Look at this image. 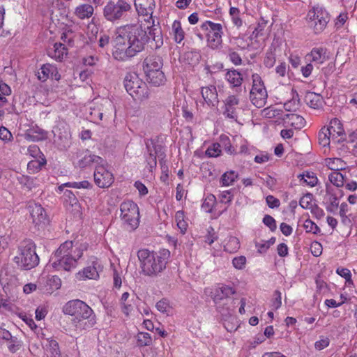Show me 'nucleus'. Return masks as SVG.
Returning <instances> with one entry per match:
<instances>
[{"mask_svg": "<svg viewBox=\"0 0 357 357\" xmlns=\"http://www.w3.org/2000/svg\"><path fill=\"white\" fill-rule=\"evenodd\" d=\"M121 218L126 229H135L139 222V213L137 205L132 201L123 202L120 206Z\"/></svg>", "mask_w": 357, "mask_h": 357, "instance_id": "0eeeda50", "label": "nucleus"}, {"mask_svg": "<svg viewBox=\"0 0 357 357\" xmlns=\"http://www.w3.org/2000/svg\"><path fill=\"white\" fill-rule=\"evenodd\" d=\"M282 305L281 293L278 290H275L273 293V298L271 301V307L273 310H278Z\"/></svg>", "mask_w": 357, "mask_h": 357, "instance_id": "09e8293b", "label": "nucleus"}, {"mask_svg": "<svg viewBox=\"0 0 357 357\" xmlns=\"http://www.w3.org/2000/svg\"><path fill=\"white\" fill-rule=\"evenodd\" d=\"M12 137L10 132L5 127H0V139L3 141H9Z\"/></svg>", "mask_w": 357, "mask_h": 357, "instance_id": "69168bd1", "label": "nucleus"}, {"mask_svg": "<svg viewBox=\"0 0 357 357\" xmlns=\"http://www.w3.org/2000/svg\"><path fill=\"white\" fill-rule=\"evenodd\" d=\"M312 195L307 193L301 198L299 204L303 208H310L312 207Z\"/></svg>", "mask_w": 357, "mask_h": 357, "instance_id": "8fccbe9b", "label": "nucleus"}, {"mask_svg": "<svg viewBox=\"0 0 357 357\" xmlns=\"http://www.w3.org/2000/svg\"><path fill=\"white\" fill-rule=\"evenodd\" d=\"M202 95L206 103L214 107L218 103V92L215 86L211 85L202 88Z\"/></svg>", "mask_w": 357, "mask_h": 357, "instance_id": "a211bd4d", "label": "nucleus"}, {"mask_svg": "<svg viewBox=\"0 0 357 357\" xmlns=\"http://www.w3.org/2000/svg\"><path fill=\"white\" fill-rule=\"evenodd\" d=\"M145 144L147 150V154H145V159L149 172H152L157 165V156L160 159L162 157L165 158V154L162 151V146L155 144L153 139H146Z\"/></svg>", "mask_w": 357, "mask_h": 357, "instance_id": "9b49d317", "label": "nucleus"}, {"mask_svg": "<svg viewBox=\"0 0 357 357\" xmlns=\"http://www.w3.org/2000/svg\"><path fill=\"white\" fill-rule=\"evenodd\" d=\"M137 340L139 346H148L152 342V339L148 333H139L137 335Z\"/></svg>", "mask_w": 357, "mask_h": 357, "instance_id": "37998d69", "label": "nucleus"}, {"mask_svg": "<svg viewBox=\"0 0 357 357\" xmlns=\"http://www.w3.org/2000/svg\"><path fill=\"white\" fill-rule=\"evenodd\" d=\"M220 144H214L212 146L208 147L207 150L206 151V154L208 155L209 157H217L219 155L220 153L221 152L220 149Z\"/></svg>", "mask_w": 357, "mask_h": 357, "instance_id": "4d7b16f0", "label": "nucleus"}, {"mask_svg": "<svg viewBox=\"0 0 357 357\" xmlns=\"http://www.w3.org/2000/svg\"><path fill=\"white\" fill-rule=\"evenodd\" d=\"M29 210L33 223L36 226L42 227L47 222V214L44 208L40 205L34 202L29 203Z\"/></svg>", "mask_w": 357, "mask_h": 357, "instance_id": "4468645a", "label": "nucleus"}, {"mask_svg": "<svg viewBox=\"0 0 357 357\" xmlns=\"http://www.w3.org/2000/svg\"><path fill=\"white\" fill-rule=\"evenodd\" d=\"M336 273L341 277L344 278L346 280L347 282H352L351 274L349 269L346 268H337L336 270Z\"/></svg>", "mask_w": 357, "mask_h": 357, "instance_id": "6e6d98bb", "label": "nucleus"}, {"mask_svg": "<svg viewBox=\"0 0 357 357\" xmlns=\"http://www.w3.org/2000/svg\"><path fill=\"white\" fill-rule=\"evenodd\" d=\"M318 140L319 144L323 147L329 146L331 141H332L331 135L325 127L319 130L318 133Z\"/></svg>", "mask_w": 357, "mask_h": 357, "instance_id": "473e14b6", "label": "nucleus"}, {"mask_svg": "<svg viewBox=\"0 0 357 357\" xmlns=\"http://www.w3.org/2000/svg\"><path fill=\"white\" fill-rule=\"evenodd\" d=\"M17 252L14 261L21 268L30 270L38 265L39 257L36 252V244L31 239L26 238L21 241Z\"/></svg>", "mask_w": 357, "mask_h": 357, "instance_id": "39448f33", "label": "nucleus"}, {"mask_svg": "<svg viewBox=\"0 0 357 357\" xmlns=\"http://www.w3.org/2000/svg\"><path fill=\"white\" fill-rule=\"evenodd\" d=\"M215 196H213L212 195L208 196L205 199V200L202 204V207L206 208L208 209V211H211L212 204L215 202Z\"/></svg>", "mask_w": 357, "mask_h": 357, "instance_id": "774afa93", "label": "nucleus"}, {"mask_svg": "<svg viewBox=\"0 0 357 357\" xmlns=\"http://www.w3.org/2000/svg\"><path fill=\"white\" fill-rule=\"evenodd\" d=\"M24 137L28 141L39 142L45 140L47 137V132L36 126L28 129Z\"/></svg>", "mask_w": 357, "mask_h": 357, "instance_id": "412c9836", "label": "nucleus"}, {"mask_svg": "<svg viewBox=\"0 0 357 357\" xmlns=\"http://www.w3.org/2000/svg\"><path fill=\"white\" fill-rule=\"evenodd\" d=\"M152 24L154 21L152 20ZM149 29V34L139 24H127L119 27L114 38L113 57L118 61H126L142 52L150 38L155 42V47L159 48L163 44L162 31L154 24Z\"/></svg>", "mask_w": 357, "mask_h": 357, "instance_id": "f257e3e1", "label": "nucleus"}, {"mask_svg": "<svg viewBox=\"0 0 357 357\" xmlns=\"http://www.w3.org/2000/svg\"><path fill=\"white\" fill-rule=\"evenodd\" d=\"M126 91L135 99L144 100L149 98L146 84L135 73H128L123 80Z\"/></svg>", "mask_w": 357, "mask_h": 357, "instance_id": "423d86ee", "label": "nucleus"}, {"mask_svg": "<svg viewBox=\"0 0 357 357\" xmlns=\"http://www.w3.org/2000/svg\"><path fill=\"white\" fill-rule=\"evenodd\" d=\"M67 50L62 43H54L52 48H49L47 51L48 55L59 61H61L65 54H67Z\"/></svg>", "mask_w": 357, "mask_h": 357, "instance_id": "b1692460", "label": "nucleus"}, {"mask_svg": "<svg viewBox=\"0 0 357 357\" xmlns=\"http://www.w3.org/2000/svg\"><path fill=\"white\" fill-rule=\"evenodd\" d=\"M12 93L10 87L2 81H0V107L6 106L8 102V98Z\"/></svg>", "mask_w": 357, "mask_h": 357, "instance_id": "c85d7f7f", "label": "nucleus"}, {"mask_svg": "<svg viewBox=\"0 0 357 357\" xmlns=\"http://www.w3.org/2000/svg\"><path fill=\"white\" fill-rule=\"evenodd\" d=\"M246 264V257L245 256H239L235 257L232 260V264L236 269H243Z\"/></svg>", "mask_w": 357, "mask_h": 357, "instance_id": "603ef678", "label": "nucleus"}, {"mask_svg": "<svg viewBox=\"0 0 357 357\" xmlns=\"http://www.w3.org/2000/svg\"><path fill=\"white\" fill-rule=\"evenodd\" d=\"M327 165L329 169L334 170V172H339V170H342L345 169V163L340 158H333L329 159L327 162Z\"/></svg>", "mask_w": 357, "mask_h": 357, "instance_id": "c9c22d12", "label": "nucleus"}, {"mask_svg": "<svg viewBox=\"0 0 357 357\" xmlns=\"http://www.w3.org/2000/svg\"><path fill=\"white\" fill-rule=\"evenodd\" d=\"M202 31L206 32L208 45L215 49L222 43V27L219 23L206 21L201 25Z\"/></svg>", "mask_w": 357, "mask_h": 357, "instance_id": "9d476101", "label": "nucleus"}, {"mask_svg": "<svg viewBox=\"0 0 357 357\" xmlns=\"http://www.w3.org/2000/svg\"><path fill=\"white\" fill-rule=\"evenodd\" d=\"M326 129L331 135V139L334 143H340L345 139L344 137H342L345 136V132L342 124L338 119H333Z\"/></svg>", "mask_w": 357, "mask_h": 357, "instance_id": "2eb2a0df", "label": "nucleus"}, {"mask_svg": "<svg viewBox=\"0 0 357 357\" xmlns=\"http://www.w3.org/2000/svg\"><path fill=\"white\" fill-rule=\"evenodd\" d=\"M172 28L175 42L180 43L184 39L185 36V33L181 27V22L178 20H175L172 24Z\"/></svg>", "mask_w": 357, "mask_h": 357, "instance_id": "7c9ffc66", "label": "nucleus"}, {"mask_svg": "<svg viewBox=\"0 0 357 357\" xmlns=\"http://www.w3.org/2000/svg\"><path fill=\"white\" fill-rule=\"evenodd\" d=\"M298 177L301 178V180H304V182L310 186H314L317 183V178L312 172H306L303 174H300Z\"/></svg>", "mask_w": 357, "mask_h": 357, "instance_id": "a19ab883", "label": "nucleus"}, {"mask_svg": "<svg viewBox=\"0 0 357 357\" xmlns=\"http://www.w3.org/2000/svg\"><path fill=\"white\" fill-rule=\"evenodd\" d=\"M235 291L231 287L221 285L217 287L213 293V300L215 303H220L221 301L233 295Z\"/></svg>", "mask_w": 357, "mask_h": 357, "instance_id": "6ab92c4d", "label": "nucleus"}, {"mask_svg": "<svg viewBox=\"0 0 357 357\" xmlns=\"http://www.w3.org/2000/svg\"><path fill=\"white\" fill-rule=\"evenodd\" d=\"M101 269L100 265L98 261H93L92 264L86 267L83 273L86 278L96 280L99 278V271Z\"/></svg>", "mask_w": 357, "mask_h": 357, "instance_id": "a878e982", "label": "nucleus"}, {"mask_svg": "<svg viewBox=\"0 0 357 357\" xmlns=\"http://www.w3.org/2000/svg\"><path fill=\"white\" fill-rule=\"evenodd\" d=\"M267 97V91L261 77L258 74H253L252 87L250 93L252 103L257 108H261L265 105Z\"/></svg>", "mask_w": 357, "mask_h": 357, "instance_id": "1a4fd4ad", "label": "nucleus"}, {"mask_svg": "<svg viewBox=\"0 0 357 357\" xmlns=\"http://www.w3.org/2000/svg\"><path fill=\"white\" fill-rule=\"evenodd\" d=\"M85 245L74 247L72 241H66L56 250L51 258L52 266L57 270L70 271L77 266V260L82 257Z\"/></svg>", "mask_w": 357, "mask_h": 357, "instance_id": "7ed1b4c3", "label": "nucleus"}, {"mask_svg": "<svg viewBox=\"0 0 357 357\" xmlns=\"http://www.w3.org/2000/svg\"><path fill=\"white\" fill-rule=\"evenodd\" d=\"M275 56L272 52H268L266 54L264 63L267 68H272L275 63Z\"/></svg>", "mask_w": 357, "mask_h": 357, "instance_id": "864d4df0", "label": "nucleus"}, {"mask_svg": "<svg viewBox=\"0 0 357 357\" xmlns=\"http://www.w3.org/2000/svg\"><path fill=\"white\" fill-rule=\"evenodd\" d=\"M305 102L313 109H319L322 105V98L319 94L309 92L305 96Z\"/></svg>", "mask_w": 357, "mask_h": 357, "instance_id": "cd10ccee", "label": "nucleus"}, {"mask_svg": "<svg viewBox=\"0 0 357 357\" xmlns=\"http://www.w3.org/2000/svg\"><path fill=\"white\" fill-rule=\"evenodd\" d=\"M21 347L20 342L17 340V338L14 337L11 339V340L9 341L8 347L9 350L14 353L16 351H17Z\"/></svg>", "mask_w": 357, "mask_h": 357, "instance_id": "bf43d9fd", "label": "nucleus"}, {"mask_svg": "<svg viewBox=\"0 0 357 357\" xmlns=\"http://www.w3.org/2000/svg\"><path fill=\"white\" fill-rule=\"evenodd\" d=\"M315 13L313 15L314 17V31L316 33L321 32L324 28L326 26L329 18L327 14L324 15V13H321L320 15H317L315 17Z\"/></svg>", "mask_w": 357, "mask_h": 357, "instance_id": "393cba45", "label": "nucleus"}, {"mask_svg": "<svg viewBox=\"0 0 357 357\" xmlns=\"http://www.w3.org/2000/svg\"><path fill=\"white\" fill-rule=\"evenodd\" d=\"M137 257L142 272L145 275L155 277L165 269L170 257V252L167 249H162L157 253L150 252L147 249H142L137 252Z\"/></svg>", "mask_w": 357, "mask_h": 357, "instance_id": "f03ea898", "label": "nucleus"}, {"mask_svg": "<svg viewBox=\"0 0 357 357\" xmlns=\"http://www.w3.org/2000/svg\"><path fill=\"white\" fill-rule=\"evenodd\" d=\"M238 177V174L234 171L227 172L221 177V182L223 185L229 186L231 185Z\"/></svg>", "mask_w": 357, "mask_h": 357, "instance_id": "4c0bfd02", "label": "nucleus"}, {"mask_svg": "<svg viewBox=\"0 0 357 357\" xmlns=\"http://www.w3.org/2000/svg\"><path fill=\"white\" fill-rule=\"evenodd\" d=\"M64 186L77 189H89L92 187V185L88 181H82L80 182H68L59 186V189L62 190Z\"/></svg>", "mask_w": 357, "mask_h": 357, "instance_id": "72a5a7b5", "label": "nucleus"}, {"mask_svg": "<svg viewBox=\"0 0 357 357\" xmlns=\"http://www.w3.org/2000/svg\"><path fill=\"white\" fill-rule=\"evenodd\" d=\"M46 163L47 160L45 157L44 155H40V158H34L33 160L29 162L27 168L29 170H31L33 172H38L44 165H46Z\"/></svg>", "mask_w": 357, "mask_h": 357, "instance_id": "2f4dec72", "label": "nucleus"}, {"mask_svg": "<svg viewBox=\"0 0 357 357\" xmlns=\"http://www.w3.org/2000/svg\"><path fill=\"white\" fill-rule=\"evenodd\" d=\"M47 348L51 354L52 357H59L61 354L59 343L54 339H47Z\"/></svg>", "mask_w": 357, "mask_h": 357, "instance_id": "58836bf2", "label": "nucleus"}, {"mask_svg": "<svg viewBox=\"0 0 357 357\" xmlns=\"http://www.w3.org/2000/svg\"><path fill=\"white\" fill-rule=\"evenodd\" d=\"M310 249L312 254L315 257H318L322 253V245L317 241L312 243Z\"/></svg>", "mask_w": 357, "mask_h": 357, "instance_id": "052dcab7", "label": "nucleus"}, {"mask_svg": "<svg viewBox=\"0 0 357 357\" xmlns=\"http://www.w3.org/2000/svg\"><path fill=\"white\" fill-rule=\"evenodd\" d=\"M77 158H81L77 162L79 167L85 168L95 163L97 165L105 163V161L100 156L91 154L89 150L77 152Z\"/></svg>", "mask_w": 357, "mask_h": 357, "instance_id": "ddd939ff", "label": "nucleus"}, {"mask_svg": "<svg viewBox=\"0 0 357 357\" xmlns=\"http://www.w3.org/2000/svg\"><path fill=\"white\" fill-rule=\"evenodd\" d=\"M155 307L158 311L162 313H167L169 312L171 307L167 299H162L157 302Z\"/></svg>", "mask_w": 357, "mask_h": 357, "instance_id": "de8ad7c7", "label": "nucleus"}, {"mask_svg": "<svg viewBox=\"0 0 357 357\" xmlns=\"http://www.w3.org/2000/svg\"><path fill=\"white\" fill-rule=\"evenodd\" d=\"M64 314L73 316L75 326L86 330L96 324V316L93 310L84 301L76 299L68 301L63 307Z\"/></svg>", "mask_w": 357, "mask_h": 357, "instance_id": "20e7f679", "label": "nucleus"}, {"mask_svg": "<svg viewBox=\"0 0 357 357\" xmlns=\"http://www.w3.org/2000/svg\"><path fill=\"white\" fill-rule=\"evenodd\" d=\"M348 19L347 13H340L335 20V26L337 29L341 28Z\"/></svg>", "mask_w": 357, "mask_h": 357, "instance_id": "0e129e2a", "label": "nucleus"}, {"mask_svg": "<svg viewBox=\"0 0 357 357\" xmlns=\"http://www.w3.org/2000/svg\"><path fill=\"white\" fill-rule=\"evenodd\" d=\"M130 8V5L124 0H110L103 8V16L107 21L114 22L119 20Z\"/></svg>", "mask_w": 357, "mask_h": 357, "instance_id": "6e6552de", "label": "nucleus"}, {"mask_svg": "<svg viewBox=\"0 0 357 357\" xmlns=\"http://www.w3.org/2000/svg\"><path fill=\"white\" fill-rule=\"evenodd\" d=\"M329 181L334 185L337 187H342L344 185V177L339 172H333L328 176Z\"/></svg>", "mask_w": 357, "mask_h": 357, "instance_id": "f704fd0d", "label": "nucleus"}, {"mask_svg": "<svg viewBox=\"0 0 357 357\" xmlns=\"http://www.w3.org/2000/svg\"><path fill=\"white\" fill-rule=\"evenodd\" d=\"M56 71V67L50 63L42 66L38 72V77L42 82L46 81L50 77H53V73Z\"/></svg>", "mask_w": 357, "mask_h": 357, "instance_id": "bb28decb", "label": "nucleus"}, {"mask_svg": "<svg viewBox=\"0 0 357 357\" xmlns=\"http://www.w3.org/2000/svg\"><path fill=\"white\" fill-rule=\"evenodd\" d=\"M287 118L291 121V125L296 128H302L304 126L305 121L303 117L300 115L291 114H287Z\"/></svg>", "mask_w": 357, "mask_h": 357, "instance_id": "79ce46f5", "label": "nucleus"}, {"mask_svg": "<svg viewBox=\"0 0 357 357\" xmlns=\"http://www.w3.org/2000/svg\"><path fill=\"white\" fill-rule=\"evenodd\" d=\"M185 58L188 61L190 65L194 66L199 63L200 55L196 51H191L185 53Z\"/></svg>", "mask_w": 357, "mask_h": 357, "instance_id": "c03bdc74", "label": "nucleus"}, {"mask_svg": "<svg viewBox=\"0 0 357 357\" xmlns=\"http://www.w3.org/2000/svg\"><path fill=\"white\" fill-rule=\"evenodd\" d=\"M307 232H312L317 234L321 231L319 227L311 220H306L303 225Z\"/></svg>", "mask_w": 357, "mask_h": 357, "instance_id": "49530a36", "label": "nucleus"}, {"mask_svg": "<svg viewBox=\"0 0 357 357\" xmlns=\"http://www.w3.org/2000/svg\"><path fill=\"white\" fill-rule=\"evenodd\" d=\"M329 344V340L328 338L326 337L324 339H321L319 341H317L314 344V347L318 350H322L324 348L327 347Z\"/></svg>", "mask_w": 357, "mask_h": 357, "instance_id": "338daca9", "label": "nucleus"}, {"mask_svg": "<svg viewBox=\"0 0 357 357\" xmlns=\"http://www.w3.org/2000/svg\"><path fill=\"white\" fill-rule=\"evenodd\" d=\"M239 248V242L237 238L230 237L228 243L225 246V250L232 252L233 250H237Z\"/></svg>", "mask_w": 357, "mask_h": 357, "instance_id": "5fc2aeb1", "label": "nucleus"}, {"mask_svg": "<svg viewBox=\"0 0 357 357\" xmlns=\"http://www.w3.org/2000/svg\"><path fill=\"white\" fill-rule=\"evenodd\" d=\"M27 151L28 153L33 158H40V155H44L36 145L29 146Z\"/></svg>", "mask_w": 357, "mask_h": 357, "instance_id": "13d9d810", "label": "nucleus"}, {"mask_svg": "<svg viewBox=\"0 0 357 357\" xmlns=\"http://www.w3.org/2000/svg\"><path fill=\"white\" fill-rule=\"evenodd\" d=\"M263 222L265 225L269 227L271 231H274L277 228L275 219L269 215H264L263 218Z\"/></svg>", "mask_w": 357, "mask_h": 357, "instance_id": "3c124183", "label": "nucleus"}, {"mask_svg": "<svg viewBox=\"0 0 357 357\" xmlns=\"http://www.w3.org/2000/svg\"><path fill=\"white\" fill-rule=\"evenodd\" d=\"M162 66L163 61L162 57L157 55H149L144 60L143 62L144 72H147L148 70H162Z\"/></svg>", "mask_w": 357, "mask_h": 357, "instance_id": "aec40b11", "label": "nucleus"}, {"mask_svg": "<svg viewBox=\"0 0 357 357\" xmlns=\"http://www.w3.org/2000/svg\"><path fill=\"white\" fill-rule=\"evenodd\" d=\"M104 164L97 165L93 174L96 184L102 188H108L113 182V175L105 168Z\"/></svg>", "mask_w": 357, "mask_h": 357, "instance_id": "f8f14e48", "label": "nucleus"}, {"mask_svg": "<svg viewBox=\"0 0 357 357\" xmlns=\"http://www.w3.org/2000/svg\"><path fill=\"white\" fill-rule=\"evenodd\" d=\"M17 181L23 186L29 190H31L34 185V179L28 176L20 175L17 176Z\"/></svg>", "mask_w": 357, "mask_h": 357, "instance_id": "ea45409f", "label": "nucleus"}, {"mask_svg": "<svg viewBox=\"0 0 357 357\" xmlns=\"http://www.w3.org/2000/svg\"><path fill=\"white\" fill-rule=\"evenodd\" d=\"M225 79L230 84L232 88H236V91L241 87L243 78L240 72L235 69L227 70L225 74Z\"/></svg>", "mask_w": 357, "mask_h": 357, "instance_id": "4be33fe9", "label": "nucleus"}, {"mask_svg": "<svg viewBox=\"0 0 357 357\" xmlns=\"http://www.w3.org/2000/svg\"><path fill=\"white\" fill-rule=\"evenodd\" d=\"M135 6L139 15L149 16L148 20H145L150 23L153 20L152 14L155 7L154 0H135Z\"/></svg>", "mask_w": 357, "mask_h": 357, "instance_id": "dca6fc26", "label": "nucleus"}, {"mask_svg": "<svg viewBox=\"0 0 357 357\" xmlns=\"http://www.w3.org/2000/svg\"><path fill=\"white\" fill-rule=\"evenodd\" d=\"M64 196L66 202H68L70 206L78 207V200L75 195L70 190H66L64 192Z\"/></svg>", "mask_w": 357, "mask_h": 357, "instance_id": "a18cd8bd", "label": "nucleus"}, {"mask_svg": "<svg viewBox=\"0 0 357 357\" xmlns=\"http://www.w3.org/2000/svg\"><path fill=\"white\" fill-rule=\"evenodd\" d=\"M93 7L89 4H82L75 9V15L80 19L89 18L93 13Z\"/></svg>", "mask_w": 357, "mask_h": 357, "instance_id": "c756f323", "label": "nucleus"}, {"mask_svg": "<svg viewBox=\"0 0 357 357\" xmlns=\"http://www.w3.org/2000/svg\"><path fill=\"white\" fill-rule=\"evenodd\" d=\"M224 103L225 110L223 111V114L227 118L236 119V107L239 104L238 98L236 96L230 95L225 99Z\"/></svg>", "mask_w": 357, "mask_h": 357, "instance_id": "f3484780", "label": "nucleus"}, {"mask_svg": "<svg viewBox=\"0 0 357 357\" xmlns=\"http://www.w3.org/2000/svg\"><path fill=\"white\" fill-rule=\"evenodd\" d=\"M326 50L323 48H313L310 55L313 61L322 63L325 59Z\"/></svg>", "mask_w": 357, "mask_h": 357, "instance_id": "e433bc0d", "label": "nucleus"}, {"mask_svg": "<svg viewBox=\"0 0 357 357\" xmlns=\"http://www.w3.org/2000/svg\"><path fill=\"white\" fill-rule=\"evenodd\" d=\"M145 73L147 77V81L153 84L154 86H160L165 82V76L162 70H148Z\"/></svg>", "mask_w": 357, "mask_h": 357, "instance_id": "5701e85b", "label": "nucleus"}, {"mask_svg": "<svg viewBox=\"0 0 357 357\" xmlns=\"http://www.w3.org/2000/svg\"><path fill=\"white\" fill-rule=\"evenodd\" d=\"M266 201L268 206L271 208H277L280 206V200L274 197L273 195L267 196Z\"/></svg>", "mask_w": 357, "mask_h": 357, "instance_id": "e2e57ef3", "label": "nucleus"}, {"mask_svg": "<svg viewBox=\"0 0 357 357\" xmlns=\"http://www.w3.org/2000/svg\"><path fill=\"white\" fill-rule=\"evenodd\" d=\"M229 60L236 66L240 65L242 63V59L240 55L234 51H230L229 53Z\"/></svg>", "mask_w": 357, "mask_h": 357, "instance_id": "680f3d73", "label": "nucleus"}]
</instances>
